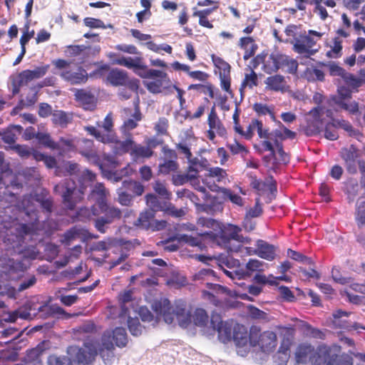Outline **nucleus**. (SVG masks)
<instances>
[{
	"label": "nucleus",
	"instance_id": "obj_1",
	"mask_svg": "<svg viewBox=\"0 0 365 365\" xmlns=\"http://www.w3.org/2000/svg\"><path fill=\"white\" fill-rule=\"evenodd\" d=\"M127 342L125 330L117 327L113 330L104 331L100 341L88 339L83 343V347L71 346L68 349V353L71 356H75L76 361L82 365L91 364L99 354L104 364L110 365L115 358L113 343L118 347H124Z\"/></svg>",
	"mask_w": 365,
	"mask_h": 365
},
{
	"label": "nucleus",
	"instance_id": "obj_2",
	"mask_svg": "<svg viewBox=\"0 0 365 365\" xmlns=\"http://www.w3.org/2000/svg\"><path fill=\"white\" fill-rule=\"evenodd\" d=\"M158 319H163L168 324H178L186 328L192 323L200 327H205L208 322V316L202 309H196L193 313L186 309L183 304L172 305L166 299L155 302L152 305Z\"/></svg>",
	"mask_w": 365,
	"mask_h": 365
},
{
	"label": "nucleus",
	"instance_id": "obj_3",
	"mask_svg": "<svg viewBox=\"0 0 365 365\" xmlns=\"http://www.w3.org/2000/svg\"><path fill=\"white\" fill-rule=\"evenodd\" d=\"M341 353V347L336 344L319 346L317 350L309 344L299 345L295 352L298 364L310 362L312 365H353L351 356Z\"/></svg>",
	"mask_w": 365,
	"mask_h": 365
},
{
	"label": "nucleus",
	"instance_id": "obj_4",
	"mask_svg": "<svg viewBox=\"0 0 365 365\" xmlns=\"http://www.w3.org/2000/svg\"><path fill=\"white\" fill-rule=\"evenodd\" d=\"M197 225L202 227L211 229L205 234L210 236L220 246L225 247L230 250L232 240L237 242H248V239L242 237L240 228L233 225L222 226L220 223L213 219L201 217L197 220Z\"/></svg>",
	"mask_w": 365,
	"mask_h": 365
},
{
	"label": "nucleus",
	"instance_id": "obj_5",
	"mask_svg": "<svg viewBox=\"0 0 365 365\" xmlns=\"http://www.w3.org/2000/svg\"><path fill=\"white\" fill-rule=\"evenodd\" d=\"M96 175L88 170H84L79 180L80 186L77 189L74 181L68 178L62 183L56 185L55 191L61 195L63 203L68 209H73L84 194V190L95 180Z\"/></svg>",
	"mask_w": 365,
	"mask_h": 365
},
{
	"label": "nucleus",
	"instance_id": "obj_6",
	"mask_svg": "<svg viewBox=\"0 0 365 365\" xmlns=\"http://www.w3.org/2000/svg\"><path fill=\"white\" fill-rule=\"evenodd\" d=\"M142 78H150L143 81V85L152 93H163L166 95L173 93L175 85L170 79L168 75L160 70L148 69Z\"/></svg>",
	"mask_w": 365,
	"mask_h": 365
},
{
	"label": "nucleus",
	"instance_id": "obj_7",
	"mask_svg": "<svg viewBox=\"0 0 365 365\" xmlns=\"http://www.w3.org/2000/svg\"><path fill=\"white\" fill-rule=\"evenodd\" d=\"M325 33L314 30L304 31L299 38L293 41V49L299 54L312 56L319 50V41L324 36Z\"/></svg>",
	"mask_w": 365,
	"mask_h": 365
},
{
	"label": "nucleus",
	"instance_id": "obj_8",
	"mask_svg": "<svg viewBox=\"0 0 365 365\" xmlns=\"http://www.w3.org/2000/svg\"><path fill=\"white\" fill-rule=\"evenodd\" d=\"M53 64L60 71L58 75L71 84H81L88 80V73L81 67L73 66L71 63L63 59L53 61Z\"/></svg>",
	"mask_w": 365,
	"mask_h": 365
},
{
	"label": "nucleus",
	"instance_id": "obj_9",
	"mask_svg": "<svg viewBox=\"0 0 365 365\" xmlns=\"http://www.w3.org/2000/svg\"><path fill=\"white\" fill-rule=\"evenodd\" d=\"M280 346L278 351L273 356L274 365H287L289 356L290 349L294 342V329L292 327H282L279 329Z\"/></svg>",
	"mask_w": 365,
	"mask_h": 365
},
{
	"label": "nucleus",
	"instance_id": "obj_10",
	"mask_svg": "<svg viewBox=\"0 0 365 365\" xmlns=\"http://www.w3.org/2000/svg\"><path fill=\"white\" fill-rule=\"evenodd\" d=\"M115 153L118 154L129 152L133 160H144L150 158L153 154V147L150 143L144 146L140 144H136L131 138H128L125 141L116 142L115 148Z\"/></svg>",
	"mask_w": 365,
	"mask_h": 365
},
{
	"label": "nucleus",
	"instance_id": "obj_11",
	"mask_svg": "<svg viewBox=\"0 0 365 365\" xmlns=\"http://www.w3.org/2000/svg\"><path fill=\"white\" fill-rule=\"evenodd\" d=\"M98 128L93 126L86 127L85 129L88 133L94 136L96 140L103 143L118 142L116 136L113 133V116L108 113L103 121L97 123ZM116 145H115V148Z\"/></svg>",
	"mask_w": 365,
	"mask_h": 365
},
{
	"label": "nucleus",
	"instance_id": "obj_12",
	"mask_svg": "<svg viewBox=\"0 0 365 365\" xmlns=\"http://www.w3.org/2000/svg\"><path fill=\"white\" fill-rule=\"evenodd\" d=\"M262 146L264 150L270 152V155L264 157L267 166L269 168L274 169L276 164H286L289 162L287 154L284 153L282 145L277 140L275 146L269 140H263Z\"/></svg>",
	"mask_w": 365,
	"mask_h": 365
},
{
	"label": "nucleus",
	"instance_id": "obj_13",
	"mask_svg": "<svg viewBox=\"0 0 365 365\" xmlns=\"http://www.w3.org/2000/svg\"><path fill=\"white\" fill-rule=\"evenodd\" d=\"M250 344L252 346H258L263 353L270 354L275 350L277 346V335L272 331H264L257 337L252 336Z\"/></svg>",
	"mask_w": 365,
	"mask_h": 365
},
{
	"label": "nucleus",
	"instance_id": "obj_14",
	"mask_svg": "<svg viewBox=\"0 0 365 365\" xmlns=\"http://www.w3.org/2000/svg\"><path fill=\"white\" fill-rule=\"evenodd\" d=\"M250 185L259 196L264 197L267 203L270 202L275 196L276 182L272 178H268L265 181L252 178Z\"/></svg>",
	"mask_w": 365,
	"mask_h": 365
},
{
	"label": "nucleus",
	"instance_id": "obj_15",
	"mask_svg": "<svg viewBox=\"0 0 365 365\" xmlns=\"http://www.w3.org/2000/svg\"><path fill=\"white\" fill-rule=\"evenodd\" d=\"M350 314V312L341 309L334 311L327 321L328 326L332 329H342L347 331L359 329V324L351 323L347 319Z\"/></svg>",
	"mask_w": 365,
	"mask_h": 365
},
{
	"label": "nucleus",
	"instance_id": "obj_16",
	"mask_svg": "<svg viewBox=\"0 0 365 365\" xmlns=\"http://www.w3.org/2000/svg\"><path fill=\"white\" fill-rule=\"evenodd\" d=\"M255 336V334L251 331L250 335L248 334L247 329L242 325L237 324L233 329L232 338L238 350L237 352L241 356H245L252 344L250 338Z\"/></svg>",
	"mask_w": 365,
	"mask_h": 365
},
{
	"label": "nucleus",
	"instance_id": "obj_17",
	"mask_svg": "<svg viewBox=\"0 0 365 365\" xmlns=\"http://www.w3.org/2000/svg\"><path fill=\"white\" fill-rule=\"evenodd\" d=\"M267 267V265L256 259H251L248 261V262L246 264V271H244L242 269H234V270H228L222 267V270L225 272V274L230 277L231 279H242L245 277V276H250L251 272H262L264 270V267Z\"/></svg>",
	"mask_w": 365,
	"mask_h": 365
},
{
	"label": "nucleus",
	"instance_id": "obj_18",
	"mask_svg": "<svg viewBox=\"0 0 365 365\" xmlns=\"http://www.w3.org/2000/svg\"><path fill=\"white\" fill-rule=\"evenodd\" d=\"M146 204L153 212L163 210L168 212L170 215L175 217H181L185 215V211L182 209L178 210L170 203L166 202H161L158 197L153 194L147 195Z\"/></svg>",
	"mask_w": 365,
	"mask_h": 365
},
{
	"label": "nucleus",
	"instance_id": "obj_19",
	"mask_svg": "<svg viewBox=\"0 0 365 365\" xmlns=\"http://www.w3.org/2000/svg\"><path fill=\"white\" fill-rule=\"evenodd\" d=\"M113 64L125 66L129 69H133L135 73L140 77L145 76L148 71L147 66L144 64L143 58L135 56H120L113 60Z\"/></svg>",
	"mask_w": 365,
	"mask_h": 365
},
{
	"label": "nucleus",
	"instance_id": "obj_20",
	"mask_svg": "<svg viewBox=\"0 0 365 365\" xmlns=\"http://www.w3.org/2000/svg\"><path fill=\"white\" fill-rule=\"evenodd\" d=\"M202 181L211 190L216 191L217 186L215 185V182L226 184L229 180L226 171L221 168L215 167L207 170Z\"/></svg>",
	"mask_w": 365,
	"mask_h": 365
},
{
	"label": "nucleus",
	"instance_id": "obj_21",
	"mask_svg": "<svg viewBox=\"0 0 365 365\" xmlns=\"http://www.w3.org/2000/svg\"><path fill=\"white\" fill-rule=\"evenodd\" d=\"M324 113V110L320 107L315 108L309 112V115L312 118V120H309L306 129V133L308 135H313L321 132L322 125L321 117ZM326 114L329 118H331L333 115L332 111L330 110H326Z\"/></svg>",
	"mask_w": 365,
	"mask_h": 365
},
{
	"label": "nucleus",
	"instance_id": "obj_22",
	"mask_svg": "<svg viewBox=\"0 0 365 365\" xmlns=\"http://www.w3.org/2000/svg\"><path fill=\"white\" fill-rule=\"evenodd\" d=\"M165 221H157L154 220V212L146 210L140 214L135 225L145 230H159L165 227Z\"/></svg>",
	"mask_w": 365,
	"mask_h": 365
},
{
	"label": "nucleus",
	"instance_id": "obj_23",
	"mask_svg": "<svg viewBox=\"0 0 365 365\" xmlns=\"http://www.w3.org/2000/svg\"><path fill=\"white\" fill-rule=\"evenodd\" d=\"M211 324L213 329L217 331L218 338L222 342L226 343L232 339L234 328L231 322H222L218 317H213Z\"/></svg>",
	"mask_w": 365,
	"mask_h": 365
},
{
	"label": "nucleus",
	"instance_id": "obj_24",
	"mask_svg": "<svg viewBox=\"0 0 365 365\" xmlns=\"http://www.w3.org/2000/svg\"><path fill=\"white\" fill-rule=\"evenodd\" d=\"M264 83L265 89L275 92L284 93L289 91V86L284 77L281 75H274L267 77Z\"/></svg>",
	"mask_w": 365,
	"mask_h": 365
},
{
	"label": "nucleus",
	"instance_id": "obj_25",
	"mask_svg": "<svg viewBox=\"0 0 365 365\" xmlns=\"http://www.w3.org/2000/svg\"><path fill=\"white\" fill-rule=\"evenodd\" d=\"M253 253L260 258L272 261L276 257V248L263 240H257Z\"/></svg>",
	"mask_w": 365,
	"mask_h": 365
},
{
	"label": "nucleus",
	"instance_id": "obj_26",
	"mask_svg": "<svg viewBox=\"0 0 365 365\" xmlns=\"http://www.w3.org/2000/svg\"><path fill=\"white\" fill-rule=\"evenodd\" d=\"M49 65H41L35 68L34 70H26L19 75L20 83H27L33 80L40 78L46 75L49 69Z\"/></svg>",
	"mask_w": 365,
	"mask_h": 365
},
{
	"label": "nucleus",
	"instance_id": "obj_27",
	"mask_svg": "<svg viewBox=\"0 0 365 365\" xmlns=\"http://www.w3.org/2000/svg\"><path fill=\"white\" fill-rule=\"evenodd\" d=\"M76 99L85 110H92L95 107L96 99L89 91L83 89L76 90Z\"/></svg>",
	"mask_w": 365,
	"mask_h": 365
},
{
	"label": "nucleus",
	"instance_id": "obj_28",
	"mask_svg": "<svg viewBox=\"0 0 365 365\" xmlns=\"http://www.w3.org/2000/svg\"><path fill=\"white\" fill-rule=\"evenodd\" d=\"M128 315V327L130 331V333L133 336H139L143 332V327L140 325L138 319L135 317H132L130 316V312L127 310V308H125V305L122 306V314L121 317H124Z\"/></svg>",
	"mask_w": 365,
	"mask_h": 365
},
{
	"label": "nucleus",
	"instance_id": "obj_29",
	"mask_svg": "<svg viewBox=\"0 0 365 365\" xmlns=\"http://www.w3.org/2000/svg\"><path fill=\"white\" fill-rule=\"evenodd\" d=\"M107 80L113 86L124 85L128 81L127 73L118 68L112 69L108 74Z\"/></svg>",
	"mask_w": 365,
	"mask_h": 365
},
{
	"label": "nucleus",
	"instance_id": "obj_30",
	"mask_svg": "<svg viewBox=\"0 0 365 365\" xmlns=\"http://www.w3.org/2000/svg\"><path fill=\"white\" fill-rule=\"evenodd\" d=\"M329 105L331 106H336L340 108L347 110L352 114L356 113L359 110L358 103L356 101L347 103L346 101H344L341 97L331 98L329 101Z\"/></svg>",
	"mask_w": 365,
	"mask_h": 365
},
{
	"label": "nucleus",
	"instance_id": "obj_31",
	"mask_svg": "<svg viewBox=\"0 0 365 365\" xmlns=\"http://www.w3.org/2000/svg\"><path fill=\"white\" fill-rule=\"evenodd\" d=\"M208 125L210 129L215 130L217 135L220 136H223L226 133V130L225 127L222 125L221 121L220 120L215 108L211 109V111L208 116Z\"/></svg>",
	"mask_w": 365,
	"mask_h": 365
},
{
	"label": "nucleus",
	"instance_id": "obj_32",
	"mask_svg": "<svg viewBox=\"0 0 365 365\" xmlns=\"http://www.w3.org/2000/svg\"><path fill=\"white\" fill-rule=\"evenodd\" d=\"M257 83L258 78L257 73L252 69H250L249 72L245 73L240 88L241 96H243V93L247 88L252 89L255 86H257Z\"/></svg>",
	"mask_w": 365,
	"mask_h": 365
},
{
	"label": "nucleus",
	"instance_id": "obj_33",
	"mask_svg": "<svg viewBox=\"0 0 365 365\" xmlns=\"http://www.w3.org/2000/svg\"><path fill=\"white\" fill-rule=\"evenodd\" d=\"M342 158L348 164V169L350 172H354L356 170L354 167V160L357 156L356 150L354 148L351 147L350 148H344L341 152Z\"/></svg>",
	"mask_w": 365,
	"mask_h": 365
},
{
	"label": "nucleus",
	"instance_id": "obj_34",
	"mask_svg": "<svg viewBox=\"0 0 365 365\" xmlns=\"http://www.w3.org/2000/svg\"><path fill=\"white\" fill-rule=\"evenodd\" d=\"M108 195V191L101 183H98L92 190L91 197L96 201L98 206L106 202L105 198Z\"/></svg>",
	"mask_w": 365,
	"mask_h": 365
},
{
	"label": "nucleus",
	"instance_id": "obj_35",
	"mask_svg": "<svg viewBox=\"0 0 365 365\" xmlns=\"http://www.w3.org/2000/svg\"><path fill=\"white\" fill-rule=\"evenodd\" d=\"M99 207L101 210V212L105 214V217L107 219L111 220V222L115 219H118L120 217L121 212L120 209L117 207L108 206L106 202L100 205Z\"/></svg>",
	"mask_w": 365,
	"mask_h": 365
},
{
	"label": "nucleus",
	"instance_id": "obj_36",
	"mask_svg": "<svg viewBox=\"0 0 365 365\" xmlns=\"http://www.w3.org/2000/svg\"><path fill=\"white\" fill-rule=\"evenodd\" d=\"M304 75L309 81H323L324 78V72L313 66L307 68Z\"/></svg>",
	"mask_w": 365,
	"mask_h": 365
},
{
	"label": "nucleus",
	"instance_id": "obj_37",
	"mask_svg": "<svg viewBox=\"0 0 365 365\" xmlns=\"http://www.w3.org/2000/svg\"><path fill=\"white\" fill-rule=\"evenodd\" d=\"M187 178L190 179L195 178L204 165L197 158L190 159Z\"/></svg>",
	"mask_w": 365,
	"mask_h": 365
},
{
	"label": "nucleus",
	"instance_id": "obj_38",
	"mask_svg": "<svg viewBox=\"0 0 365 365\" xmlns=\"http://www.w3.org/2000/svg\"><path fill=\"white\" fill-rule=\"evenodd\" d=\"M37 309L41 313V317H46L48 315L54 314H62L64 313L63 309L56 305L50 306L48 304H44L38 307Z\"/></svg>",
	"mask_w": 365,
	"mask_h": 365
},
{
	"label": "nucleus",
	"instance_id": "obj_39",
	"mask_svg": "<svg viewBox=\"0 0 365 365\" xmlns=\"http://www.w3.org/2000/svg\"><path fill=\"white\" fill-rule=\"evenodd\" d=\"M341 43L342 41L339 38H334L330 46V49L327 52V56L333 58L341 56L342 50Z\"/></svg>",
	"mask_w": 365,
	"mask_h": 365
},
{
	"label": "nucleus",
	"instance_id": "obj_40",
	"mask_svg": "<svg viewBox=\"0 0 365 365\" xmlns=\"http://www.w3.org/2000/svg\"><path fill=\"white\" fill-rule=\"evenodd\" d=\"M356 220L359 226L365 225V197H360L357 201Z\"/></svg>",
	"mask_w": 365,
	"mask_h": 365
},
{
	"label": "nucleus",
	"instance_id": "obj_41",
	"mask_svg": "<svg viewBox=\"0 0 365 365\" xmlns=\"http://www.w3.org/2000/svg\"><path fill=\"white\" fill-rule=\"evenodd\" d=\"M253 109L257 114L262 115H269L271 119L274 122L277 121L276 117L273 113V108H271L266 104L259 103H255L253 106Z\"/></svg>",
	"mask_w": 365,
	"mask_h": 365
},
{
	"label": "nucleus",
	"instance_id": "obj_42",
	"mask_svg": "<svg viewBox=\"0 0 365 365\" xmlns=\"http://www.w3.org/2000/svg\"><path fill=\"white\" fill-rule=\"evenodd\" d=\"M206 232H205L204 233L201 234L200 237H194L192 236L183 235L180 237V239L191 246L198 247L200 249H202V239L205 237L210 238V236L207 235L205 234Z\"/></svg>",
	"mask_w": 365,
	"mask_h": 365
},
{
	"label": "nucleus",
	"instance_id": "obj_43",
	"mask_svg": "<svg viewBox=\"0 0 365 365\" xmlns=\"http://www.w3.org/2000/svg\"><path fill=\"white\" fill-rule=\"evenodd\" d=\"M212 61L215 66L220 70V75H230V66L219 57H212Z\"/></svg>",
	"mask_w": 365,
	"mask_h": 365
},
{
	"label": "nucleus",
	"instance_id": "obj_44",
	"mask_svg": "<svg viewBox=\"0 0 365 365\" xmlns=\"http://www.w3.org/2000/svg\"><path fill=\"white\" fill-rule=\"evenodd\" d=\"M324 137L330 140H335L339 135L336 131V125L335 123H329L324 128Z\"/></svg>",
	"mask_w": 365,
	"mask_h": 365
},
{
	"label": "nucleus",
	"instance_id": "obj_45",
	"mask_svg": "<svg viewBox=\"0 0 365 365\" xmlns=\"http://www.w3.org/2000/svg\"><path fill=\"white\" fill-rule=\"evenodd\" d=\"M177 169L178 165L174 160H167L159 165V173L165 175L175 172Z\"/></svg>",
	"mask_w": 365,
	"mask_h": 365
},
{
	"label": "nucleus",
	"instance_id": "obj_46",
	"mask_svg": "<svg viewBox=\"0 0 365 365\" xmlns=\"http://www.w3.org/2000/svg\"><path fill=\"white\" fill-rule=\"evenodd\" d=\"M29 28V24L27 22L24 27L23 34L20 38V44L21 48H26V43L34 36V31H30Z\"/></svg>",
	"mask_w": 365,
	"mask_h": 365
},
{
	"label": "nucleus",
	"instance_id": "obj_47",
	"mask_svg": "<svg viewBox=\"0 0 365 365\" xmlns=\"http://www.w3.org/2000/svg\"><path fill=\"white\" fill-rule=\"evenodd\" d=\"M281 61L282 63L287 67V72L289 73H295L297 72L298 63L296 60L284 56L281 58Z\"/></svg>",
	"mask_w": 365,
	"mask_h": 365
},
{
	"label": "nucleus",
	"instance_id": "obj_48",
	"mask_svg": "<svg viewBox=\"0 0 365 365\" xmlns=\"http://www.w3.org/2000/svg\"><path fill=\"white\" fill-rule=\"evenodd\" d=\"M84 230L78 227H73L65 234V240L68 242L73 240H82Z\"/></svg>",
	"mask_w": 365,
	"mask_h": 365
},
{
	"label": "nucleus",
	"instance_id": "obj_49",
	"mask_svg": "<svg viewBox=\"0 0 365 365\" xmlns=\"http://www.w3.org/2000/svg\"><path fill=\"white\" fill-rule=\"evenodd\" d=\"M48 365H73L71 359L66 356L58 357L56 356H50L48 358Z\"/></svg>",
	"mask_w": 365,
	"mask_h": 365
},
{
	"label": "nucleus",
	"instance_id": "obj_50",
	"mask_svg": "<svg viewBox=\"0 0 365 365\" xmlns=\"http://www.w3.org/2000/svg\"><path fill=\"white\" fill-rule=\"evenodd\" d=\"M52 120L55 124L65 125L69 121L68 115L63 111H56L52 115Z\"/></svg>",
	"mask_w": 365,
	"mask_h": 365
},
{
	"label": "nucleus",
	"instance_id": "obj_51",
	"mask_svg": "<svg viewBox=\"0 0 365 365\" xmlns=\"http://www.w3.org/2000/svg\"><path fill=\"white\" fill-rule=\"evenodd\" d=\"M34 156L37 160L43 161L45 165L49 168H54L56 165V161L53 157L47 156L38 152H35Z\"/></svg>",
	"mask_w": 365,
	"mask_h": 365
},
{
	"label": "nucleus",
	"instance_id": "obj_52",
	"mask_svg": "<svg viewBox=\"0 0 365 365\" xmlns=\"http://www.w3.org/2000/svg\"><path fill=\"white\" fill-rule=\"evenodd\" d=\"M117 201L123 206H130L133 201V196L119 189Z\"/></svg>",
	"mask_w": 365,
	"mask_h": 365
},
{
	"label": "nucleus",
	"instance_id": "obj_53",
	"mask_svg": "<svg viewBox=\"0 0 365 365\" xmlns=\"http://www.w3.org/2000/svg\"><path fill=\"white\" fill-rule=\"evenodd\" d=\"M342 79L345 83L354 88L359 87L362 83V81L361 79L347 72Z\"/></svg>",
	"mask_w": 365,
	"mask_h": 365
},
{
	"label": "nucleus",
	"instance_id": "obj_54",
	"mask_svg": "<svg viewBox=\"0 0 365 365\" xmlns=\"http://www.w3.org/2000/svg\"><path fill=\"white\" fill-rule=\"evenodd\" d=\"M36 138L38 140V141L45 145L47 147L55 148L56 147V143L52 141L50 135L46 133H38L36 135Z\"/></svg>",
	"mask_w": 365,
	"mask_h": 365
},
{
	"label": "nucleus",
	"instance_id": "obj_55",
	"mask_svg": "<svg viewBox=\"0 0 365 365\" xmlns=\"http://www.w3.org/2000/svg\"><path fill=\"white\" fill-rule=\"evenodd\" d=\"M255 126L257 127V133L260 138H264L265 139L264 140L271 142V140L273 139L271 136V132L268 129L263 128V124L261 121L260 123H256Z\"/></svg>",
	"mask_w": 365,
	"mask_h": 365
},
{
	"label": "nucleus",
	"instance_id": "obj_56",
	"mask_svg": "<svg viewBox=\"0 0 365 365\" xmlns=\"http://www.w3.org/2000/svg\"><path fill=\"white\" fill-rule=\"evenodd\" d=\"M262 212V208L259 202V199L257 198L255 207L247 210L246 217L247 218L257 217H259Z\"/></svg>",
	"mask_w": 365,
	"mask_h": 365
},
{
	"label": "nucleus",
	"instance_id": "obj_57",
	"mask_svg": "<svg viewBox=\"0 0 365 365\" xmlns=\"http://www.w3.org/2000/svg\"><path fill=\"white\" fill-rule=\"evenodd\" d=\"M153 188L155 191L165 199H169L171 193L169 192L165 187V185L160 182H155Z\"/></svg>",
	"mask_w": 365,
	"mask_h": 365
},
{
	"label": "nucleus",
	"instance_id": "obj_58",
	"mask_svg": "<svg viewBox=\"0 0 365 365\" xmlns=\"http://www.w3.org/2000/svg\"><path fill=\"white\" fill-rule=\"evenodd\" d=\"M83 22L86 26L90 27V28H94V29H99V28L105 29L106 28L104 23L100 19L87 17L83 19Z\"/></svg>",
	"mask_w": 365,
	"mask_h": 365
},
{
	"label": "nucleus",
	"instance_id": "obj_59",
	"mask_svg": "<svg viewBox=\"0 0 365 365\" xmlns=\"http://www.w3.org/2000/svg\"><path fill=\"white\" fill-rule=\"evenodd\" d=\"M207 14H209V11H198L194 13V16L199 17V24L201 26L211 29L212 25L205 16Z\"/></svg>",
	"mask_w": 365,
	"mask_h": 365
},
{
	"label": "nucleus",
	"instance_id": "obj_60",
	"mask_svg": "<svg viewBox=\"0 0 365 365\" xmlns=\"http://www.w3.org/2000/svg\"><path fill=\"white\" fill-rule=\"evenodd\" d=\"M140 120V115L137 113L134 115V119H128L124 122L122 129L124 132L133 130L137 126V122Z\"/></svg>",
	"mask_w": 365,
	"mask_h": 365
},
{
	"label": "nucleus",
	"instance_id": "obj_61",
	"mask_svg": "<svg viewBox=\"0 0 365 365\" xmlns=\"http://www.w3.org/2000/svg\"><path fill=\"white\" fill-rule=\"evenodd\" d=\"M138 314L143 322H153V325H155L157 322L156 320H154L153 316L146 307H140Z\"/></svg>",
	"mask_w": 365,
	"mask_h": 365
},
{
	"label": "nucleus",
	"instance_id": "obj_62",
	"mask_svg": "<svg viewBox=\"0 0 365 365\" xmlns=\"http://www.w3.org/2000/svg\"><path fill=\"white\" fill-rule=\"evenodd\" d=\"M328 69L330 75L334 76H340L342 78L346 74L345 70H344L341 67L339 66L336 63H330L328 65Z\"/></svg>",
	"mask_w": 365,
	"mask_h": 365
},
{
	"label": "nucleus",
	"instance_id": "obj_63",
	"mask_svg": "<svg viewBox=\"0 0 365 365\" xmlns=\"http://www.w3.org/2000/svg\"><path fill=\"white\" fill-rule=\"evenodd\" d=\"M287 255L290 258L293 259L294 260L304 262V263H309L310 262V259L307 257L306 256L303 255L302 254L297 252L296 251H294L291 249H289L287 250Z\"/></svg>",
	"mask_w": 365,
	"mask_h": 365
},
{
	"label": "nucleus",
	"instance_id": "obj_64",
	"mask_svg": "<svg viewBox=\"0 0 365 365\" xmlns=\"http://www.w3.org/2000/svg\"><path fill=\"white\" fill-rule=\"evenodd\" d=\"M279 66L277 63L276 60L273 57H269L264 65V71L267 73H270L273 71H277Z\"/></svg>",
	"mask_w": 365,
	"mask_h": 365
}]
</instances>
